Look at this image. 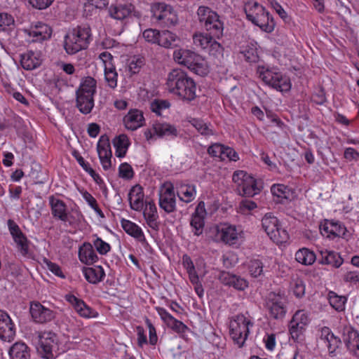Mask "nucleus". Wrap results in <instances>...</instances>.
<instances>
[{"instance_id":"nucleus-8","label":"nucleus","mask_w":359,"mask_h":359,"mask_svg":"<svg viewBox=\"0 0 359 359\" xmlns=\"http://www.w3.org/2000/svg\"><path fill=\"white\" fill-rule=\"evenodd\" d=\"M200 22L206 30L210 32L215 37L222 36L224 27L217 13L206 6H200L197 11Z\"/></svg>"},{"instance_id":"nucleus-54","label":"nucleus","mask_w":359,"mask_h":359,"mask_svg":"<svg viewBox=\"0 0 359 359\" xmlns=\"http://www.w3.org/2000/svg\"><path fill=\"white\" fill-rule=\"evenodd\" d=\"M107 4V0H87L84 4V11L87 15H91L96 10L105 8Z\"/></svg>"},{"instance_id":"nucleus-13","label":"nucleus","mask_w":359,"mask_h":359,"mask_svg":"<svg viewBox=\"0 0 359 359\" xmlns=\"http://www.w3.org/2000/svg\"><path fill=\"white\" fill-rule=\"evenodd\" d=\"M230 335L239 347L243 346L247 339V320L245 316L238 315L230 321Z\"/></svg>"},{"instance_id":"nucleus-49","label":"nucleus","mask_w":359,"mask_h":359,"mask_svg":"<svg viewBox=\"0 0 359 359\" xmlns=\"http://www.w3.org/2000/svg\"><path fill=\"white\" fill-rule=\"evenodd\" d=\"M177 194L180 200L189 203L196 198V187L191 184H182L178 189Z\"/></svg>"},{"instance_id":"nucleus-5","label":"nucleus","mask_w":359,"mask_h":359,"mask_svg":"<svg viewBox=\"0 0 359 359\" xmlns=\"http://www.w3.org/2000/svg\"><path fill=\"white\" fill-rule=\"evenodd\" d=\"M262 228L270 239L277 245L285 244L290 236L287 231L283 228L279 219L271 213H266L262 219Z\"/></svg>"},{"instance_id":"nucleus-12","label":"nucleus","mask_w":359,"mask_h":359,"mask_svg":"<svg viewBox=\"0 0 359 359\" xmlns=\"http://www.w3.org/2000/svg\"><path fill=\"white\" fill-rule=\"evenodd\" d=\"M151 12L154 18L166 26L175 25L178 21L177 15L172 6L164 3L153 4Z\"/></svg>"},{"instance_id":"nucleus-56","label":"nucleus","mask_w":359,"mask_h":359,"mask_svg":"<svg viewBox=\"0 0 359 359\" xmlns=\"http://www.w3.org/2000/svg\"><path fill=\"white\" fill-rule=\"evenodd\" d=\"M248 271L251 276L257 278L263 274V263L259 259H251L248 264Z\"/></svg>"},{"instance_id":"nucleus-52","label":"nucleus","mask_w":359,"mask_h":359,"mask_svg":"<svg viewBox=\"0 0 359 359\" xmlns=\"http://www.w3.org/2000/svg\"><path fill=\"white\" fill-rule=\"evenodd\" d=\"M190 123L203 135L209 136L214 134L212 127L202 120L193 118Z\"/></svg>"},{"instance_id":"nucleus-55","label":"nucleus","mask_w":359,"mask_h":359,"mask_svg":"<svg viewBox=\"0 0 359 359\" xmlns=\"http://www.w3.org/2000/svg\"><path fill=\"white\" fill-rule=\"evenodd\" d=\"M83 218V215L79 208L77 205H75L69 212H67V219L62 220V222H67L69 225H74L81 222Z\"/></svg>"},{"instance_id":"nucleus-22","label":"nucleus","mask_w":359,"mask_h":359,"mask_svg":"<svg viewBox=\"0 0 359 359\" xmlns=\"http://www.w3.org/2000/svg\"><path fill=\"white\" fill-rule=\"evenodd\" d=\"M65 299L71 304L80 317L86 319L98 317L99 313L95 310L87 305L83 300L77 298L76 296L67 294Z\"/></svg>"},{"instance_id":"nucleus-43","label":"nucleus","mask_w":359,"mask_h":359,"mask_svg":"<svg viewBox=\"0 0 359 359\" xmlns=\"http://www.w3.org/2000/svg\"><path fill=\"white\" fill-rule=\"evenodd\" d=\"M221 281L227 285L232 286L237 290H244L247 287L245 279L240 278L229 272H222L220 275Z\"/></svg>"},{"instance_id":"nucleus-64","label":"nucleus","mask_w":359,"mask_h":359,"mask_svg":"<svg viewBox=\"0 0 359 359\" xmlns=\"http://www.w3.org/2000/svg\"><path fill=\"white\" fill-rule=\"evenodd\" d=\"M334 336L328 327H323L320 330L319 339L326 346Z\"/></svg>"},{"instance_id":"nucleus-18","label":"nucleus","mask_w":359,"mask_h":359,"mask_svg":"<svg viewBox=\"0 0 359 359\" xmlns=\"http://www.w3.org/2000/svg\"><path fill=\"white\" fill-rule=\"evenodd\" d=\"M61 326L74 340L81 339L83 331V323L76 316L65 315L61 321Z\"/></svg>"},{"instance_id":"nucleus-16","label":"nucleus","mask_w":359,"mask_h":359,"mask_svg":"<svg viewBox=\"0 0 359 359\" xmlns=\"http://www.w3.org/2000/svg\"><path fill=\"white\" fill-rule=\"evenodd\" d=\"M159 205L166 212H173L176 207L174 186L171 182H166L159 188Z\"/></svg>"},{"instance_id":"nucleus-31","label":"nucleus","mask_w":359,"mask_h":359,"mask_svg":"<svg viewBox=\"0 0 359 359\" xmlns=\"http://www.w3.org/2000/svg\"><path fill=\"white\" fill-rule=\"evenodd\" d=\"M42 62L43 55L39 50H27L21 55V65L26 70H32L39 67Z\"/></svg>"},{"instance_id":"nucleus-60","label":"nucleus","mask_w":359,"mask_h":359,"mask_svg":"<svg viewBox=\"0 0 359 359\" xmlns=\"http://www.w3.org/2000/svg\"><path fill=\"white\" fill-rule=\"evenodd\" d=\"M99 60L100 61L104 70L110 69L115 67L114 57L108 51H104L99 55Z\"/></svg>"},{"instance_id":"nucleus-44","label":"nucleus","mask_w":359,"mask_h":359,"mask_svg":"<svg viewBox=\"0 0 359 359\" xmlns=\"http://www.w3.org/2000/svg\"><path fill=\"white\" fill-rule=\"evenodd\" d=\"M322 258L320 264L331 265L334 268H339L343 263L344 259L338 252L334 251H321Z\"/></svg>"},{"instance_id":"nucleus-26","label":"nucleus","mask_w":359,"mask_h":359,"mask_svg":"<svg viewBox=\"0 0 359 359\" xmlns=\"http://www.w3.org/2000/svg\"><path fill=\"white\" fill-rule=\"evenodd\" d=\"M123 123L126 129L134 131L145 125L143 112L137 109H131L123 118Z\"/></svg>"},{"instance_id":"nucleus-36","label":"nucleus","mask_w":359,"mask_h":359,"mask_svg":"<svg viewBox=\"0 0 359 359\" xmlns=\"http://www.w3.org/2000/svg\"><path fill=\"white\" fill-rule=\"evenodd\" d=\"M143 216L147 224L152 229L157 226V219L158 218L157 208L154 201H145L143 208Z\"/></svg>"},{"instance_id":"nucleus-57","label":"nucleus","mask_w":359,"mask_h":359,"mask_svg":"<svg viewBox=\"0 0 359 359\" xmlns=\"http://www.w3.org/2000/svg\"><path fill=\"white\" fill-rule=\"evenodd\" d=\"M170 107V104L168 100H154L150 104V109L152 112L155 113L158 116L161 115L162 112L168 109Z\"/></svg>"},{"instance_id":"nucleus-59","label":"nucleus","mask_w":359,"mask_h":359,"mask_svg":"<svg viewBox=\"0 0 359 359\" xmlns=\"http://www.w3.org/2000/svg\"><path fill=\"white\" fill-rule=\"evenodd\" d=\"M134 170L128 163H121L118 166V176L123 180H130L134 177Z\"/></svg>"},{"instance_id":"nucleus-2","label":"nucleus","mask_w":359,"mask_h":359,"mask_svg":"<svg viewBox=\"0 0 359 359\" xmlns=\"http://www.w3.org/2000/svg\"><path fill=\"white\" fill-rule=\"evenodd\" d=\"M38 352L43 359H56L70 348V343L65 335L45 331L39 334Z\"/></svg>"},{"instance_id":"nucleus-20","label":"nucleus","mask_w":359,"mask_h":359,"mask_svg":"<svg viewBox=\"0 0 359 359\" xmlns=\"http://www.w3.org/2000/svg\"><path fill=\"white\" fill-rule=\"evenodd\" d=\"M97 151L100 162L104 170H109L111 168L112 152L109 140L107 136L102 135L97 144Z\"/></svg>"},{"instance_id":"nucleus-23","label":"nucleus","mask_w":359,"mask_h":359,"mask_svg":"<svg viewBox=\"0 0 359 359\" xmlns=\"http://www.w3.org/2000/svg\"><path fill=\"white\" fill-rule=\"evenodd\" d=\"M182 264L186 269L189 279L191 271L194 273L198 279L203 278L208 273L206 263L203 258H198L194 262L189 255H184L182 259Z\"/></svg>"},{"instance_id":"nucleus-40","label":"nucleus","mask_w":359,"mask_h":359,"mask_svg":"<svg viewBox=\"0 0 359 359\" xmlns=\"http://www.w3.org/2000/svg\"><path fill=\"white\" fill-rule=\"evenodd\" d=\"M112 142L116 156L118 158H124L130 145L128 137L125 134L119 135L114 137Z\"/></svg>"},{"instance_id":"nucleus-58","label":"nucleus","mask_w":359,"mask_h":359,"mask_svg":"<svg viewBox=\"0 0 359 359\" xmlns=\"http://www.w3.org/2000/svg\"><path fill=\"white\" fill-rule=\"evenodd\" d=\"M14 18L6 13H0V32L11 29L14 27Z\"/></svg>"},{"instance_id":"nucleus-6","label":"nucleus","mask_w":359,"mask_h":359,"mask_svg":"<svg viewBox=\"0 0 359 359\" xmlns=\"http://www.w3.org/2000/svg\"><path fill=\"white\" fill-rule=\"evenodd\" d=\"M256 74L266 84L278 91L287 92L291 89L290 78L277 70L258 66L256 67Z\"/></svg>"},{"instance_id":"nucleus-33","label":"nucleus","mask_w":359,"mask_h":359,"mask_svg":"<svg viewBox=\"0 0 359 359\" xmlns=\"http://www.w3.org/2000/svg\"><path fill=\"white\" fill-rule=\"evenodd\" d=\"M128 196L131 208L135 211L142 210L145 203L143 188L139 184L133 186L129 191Z\"/></svg>"},{"instance_id":"nucleus-38","label":"nucleus","mask_w":359,"mask_h":359,"mask_svg":"<svg viewBox=\"0 0 359 359\" xmlns=\"http://www.w3.org/2000/svg\"><path fill=\"white\" fill-rule=\"evenodd\" d=\"M49 203L54 217L61 221L67 219V208L64 201L52 196L49 197Z\"/></svg>"},{"instance_id":"nucleus-50","label":"nucleus","mask_w":359,"mask_h":359,"mask_svg":"<svg viewBox=\"0 0 359 359\" xmlns=\"http://www.w3.org/2000/svg\"><path fill=\"white\" fill-rule=\"evenodd\" d=\"M327 299L330 306L337 311H343L345 309V304L347 298L345 296L338 295L334 291H330Z\"/></svg>"},{"instance_id":"nucleus-53","label":"nucleus","mask_w":359,"mask_h":359,"mask_svg":"<svg viewBox=\"0 0 359 359\" xmlns=\"http://www.w3.org/2000/svg\"><path fill=\"white\" fill-rule=\"evenodd\" d=\"M93 248L101 255H107L111 250V245L97 235L93 236Z\"/></svg>"},{"instance_id":"nucleus-35","label":"nucleus","mask_w":359,"mask_h":359,"mask_svg":"<svg viewBox=\"0 0 359 359\" xmlns=\"http://www.w3.org/2000/svg\"><path fill=\"white\" fill-rule=\"evenodd\" d=\"M82 272L86 280L91 284H97L102 282L105 277L104 270L101 266L83 267Z\"/></svg>"},{"instance_id":"nucleus-39","label":"nucleus","mask_w":359,"mask_h":359,"mask_svg":"<svg viewBox=\"0 0 359 359\" xmlns=\"http://www.w3.org/2000/svg\"><path fill=\"white\" fill-rule=\"evenodd\" d=\"M197 55L191 50L180 48L173 52V59L177 64L188 67L194 62L193 61Z\"/></svg>"},{"instance_id":"nucleus-28","label":"nucleus","mask_w":359,"mask_h":359,"mask_svg":"<svg viewBox=\"0 0 359 359\" xmlns=\"http://www.w3.org/2000/svg\"><path fill=\"white\" fill-rule=\"evenodd\" d=\"M15 335V325L10 316L4 311L0 310V339L10 341Z\"/></svg>"},{"instance_id":"nucleus-25","label":"nucleus","mask_w":359,"mask_h":359,"mask_svg":"<svg viewBox=\"0 0 359 359\" xmlns=\"http://www.w3.org/2000/svg\"><path fill=\"white\" fill-rule=\"evenodd\" d=\"M9 231L21 255L26 256L29 252V241L22 233L19 226L12 220L8 221Z\"/></svg>"},{"instance_id":"nucleus-1","label":"nucleus","mask_w":359,"mask_h":359,"mask_svg":"<svg viewBox=\"0 0 359 359\" xmlns=\"http://www.w3.org/2000/svg\"><path fill=\"white\" fill-rule=\"evenodd\" d=\"M165 85L169 93L183 102H191L197 96L195 81L181 69H172L168 74Z\"/></svg>"},{"instance_id":"nucleus-24","label":"nucleus","mask_w":359,"mask_h":359,"mask_svg":"<svg viewBox=\"0 0 359 359\" xmlns=\"http://www.w3.org/2000/svg\"><path fill=\"white\" fill-rule=\"evenodd\" d=\"M29 312L33 320L37 323H46L55 318V313L39 302H31Z\"/></svg>"},{"instance_id":"nucleus-46","label":"nucleus","mask_w":359,"mask_h":359,"mask_svg":"<svg viewBox=\"0 0 359 359\" xmlns=\"http://www.w3.org/2000/svg\"><path fill=\"white\" fill-rule=\"evenodd\" d=\"M79 191L88 206L93 210L97 217L100 219H103L105 217L104 214L100 208L95 198L90 193L83 189H79Z\"/></svg>"},{"instance_id":"nucleus-51","label":"nucleus","mask_w":359,"mask_h":359,"mask_svg":"<svg viewBox=\"0 0 359 359\" xmlns=\"http://www.w3.org/2000/svg\"><path fill=\"white\" fill-rule=\"evenodd\" d=\"M264 182L261 178H255L248 175V197H252L262 191Z\"/></svg>"},{"instance_id":"nucleus-47","label":"nucleus","mask_w":359,"mask_h":359,"mask_svg":"<svg viewBox=\"0 0 359 359\" xmlns=\"http://www.w3.org/2000/svg\"><path fill=\"white\" fill-rule=\"evenodd\" d=\"M233 182L236 187V191L241 196L247 193V173L243 170H237L233 173Z\"/></svg>"},{"instance_id":"nucleus-11","label":"nucleus","mask_w":359,"mask_h":359,"mask_svg":"<svg viewBox=\"0 0 359 359\" xmlns=\"http://www.w3.org/2000/svg\"><path fill=\"white\" fill-rule=\"evenodd\" d=\"M309 323L307 314L303 310L297 311L289 323V332L292 339L297 342L304 340L306 327Z\"/></svg>"},{"instance_id":"nucleus-3","label":"nucleus","mask_w":359,"mask_h":359,"mask_svg":"<svg viewBox=\"0 0 359 359\" xmlns=\"http://www.w3.org/2000/svg\"><path fill=\"white\" fill-rule=\"evenodd\" d=\"M97 81L91 76L83 78L76 90V107L84 114H89L94 107V95L96 93Z\"/></svg>"},{"instance_id":"nucleus-17","label":"nucleus","mask_w":359,"mask_h":359,"mask_svg":"<svg viewBox=\"0 0 359 359\" xmlns=\"http://www.w3.org/2000/svg\"><path fill=\"white\" fill-rule=\"evenodd\" d=\"M193 41L195 46L203 49H207L211 55L216 56L222 54L223 48L221 44L213 40L208 34H195L193 36Z\"/></svg>"},{"instance_id":"nucleus-48","label":"nucleus","mask_w":359,"mask_h":359,"mask_svg":"<svg viewBox=\"0 0 359 359\" xmlns=\"http://www.w3.org/2000/svg\"><path fill=\"white\" fill-rule=\"evenodd\" d=\"M295 259L303 265L309 266L315 262L316 256L313 251L308 248H303L296 252Z\"/></svg>"},{"instance_id":"nucleus-21","label":"nucleus","mask_w":359,"mask_h":359,"mask_svg":"<svg viewBox=\"0 0 359 359\" xmlns=\"http://www.w3.org/2000/svg\"><path fill=\"white\" fill-rule=\"evenodd\" d=\"M341 337L347 349L359 358V332L350 325H345L341 330Z\"/></svg>"},{"instance_id":"nucleus-61","label":"nucleus","mask_w":359,"mask_h":359,"mask_svg":"<svg viewBox=\"0 0 359 359\" xmlns=\"http://www.w3.org/2000/svg\"><path fill=\"white\" fill-rule=\"evenodd\" d=\"M160 31L155 29H147L143 33V38L146 41L152 44L158 43Z\"/></svg>"},{"instance_id":"nucleus-14","label":"nucleus","mask_w":359,"mask_h":359,"mask_svg":"<svg viewBox=\"0 0 359 359\" xmlns=\"http://www.w3.org/2000/svg\"><path fill=\"white\" fill-rule=\"evenodd\" d=\"M23 33L27 41L41 42L50 38L52 29L48 25L39 22L25 29Z\"/></svg>"},{"instance_id":"nucleus-32","label":"nucleus","mask_w":359,"mask_h":359,"mask_svg":"<svg viewBox=\"0 0 359 359\" xmlns=\"http://www.w3.org/2000/svg\"><path fill=\"white\" fill-rule=\"evenodd\" d=\"M121 226L127 234L135 238L137 242L142 245L147 243L143 230L135 222L126 219H122L121 220Z\"/></svg>"},{"instance_id":"nucleus-19","label":"nucleus","mask_w":359,"mask_h":359,"mask_svg":"<svg viewBox=\"0 0 359 359\" xmlns=\"http://www.w3.org/2000/svg\"><path fill=\"white\" fill-rule=\"evenodd\" d=\"M320 233L330 239L344 237L347 232L346 226L339 221L325 219L320 224Z\"/></svg>"},{"instance_id":"nucleus-4","label":"nucleus","mask_w":359,"mask_h":359,"mask_svg":"<svg viewBox=\"0 0 359 359\" xmlns=\"http://www.w3.org/2000/svg\"><path fill=\"white\" fill-rule=\"evenodd\" d=\"M91 40V32L88 27H78L67 34L64 48L66 53L73 55L87 48Z\"/></svg>"},{"instance_id":"nucleus-37","label":"nucleus","mask_w":359,"mask_h":359,"mask_svg":"<svg viewBox=\"0 0 359 359\" xmlns=\"http://www.w3.org/2000/svg\"><path fill=\"white\" fill-rule=\"evenodd\" d=\"M8 355L10 359H30L31 350L25 342L18 341L9 348Z\"/></svg>"},{"instance_id":"nucleus-42","label":"nucleus","mask_w":359,"mask_h":359,"mask_svg":"<svg viewBox=\"0 0 359 359\" xmlns=\"http://www.w3.org/2000/svg\"><path fill=\"white\" fill-rule=\"evenodd\" d=\"M180 41V37L175 33L163 30L160 32L158 46L165 48H172L176 46Z\"/></svg>"},{"instance_id":"nucleus-27","label":"nucleus","mask_w":359,"mask_h":359,"mask_svg":"<svg viewBox=\"0 0 359 359\" xmlns=\"http://www.w3.org/2000/svg\"><path fill=\"white\" fill-rule=\"evenodd\" d=\"M206 215L205 203L200 201L196 208L194 213L191 216L190 222L192 232L194 235L200 236L203 233Z\"/></svg>"},{"instance_id":"nucleus-30","label":"nucleus","mask_w":359,"mask_h":359,"mask_svg":"<svg viewBox=\"0 0 359 359\" xmlns=\"http://www.w3.org/2000/svg\"><path fill=\"white\" fill-rule=\"evenodd\" d=\"M155 309L161 319L176 332L184 333L188 330L185 324L174 318L164 308L157 306Z\"/></svg>"},{"instance_id":"nucleus-45","label":"nucleus","mask_w":359,"mask_h":359,"mask_svg":"<svg viewBox=\"0 0 359 359\" xmlns=\"http://www.w3.org/2000/svg\"><path fill=\"white\" fill-rule=\"evenodd\" d=\"M187 68L199 76H205L208 74L210 67L208 62L199 55H197L195 59Z\"/></svg>"},{"instance_id":"nucleus-7","label":"nucleus","mask_w":359,"mask_h":359,"mask_svg":"<svg viewBox=\"0 0 359 359\" xmlns=\"http://www.w3.org/2000/svg\"><path fill=\"white\" fill-rule=\"evenodd\" d=\"M287 297L280 292H270L265 299V307L270 318L282 320L287 313Z\"/></svg>"},{"instance_id":"nucleus-62","label":"nucleus","mask_w":359,"mask_h":359,"mask_svg":"<svg viewBox=\"0 0 359 359\" xmlns=\"http://www.w3.org/2000/svg\"><path fill=\"white\" fill-rule=\"evenodd\" d=\"M104 78L108 86L111 88H115L117 86L118 74L116 67L110 69L104 70Z\"/></svg>"},{"instance_id":"nucleus-63","label":"nucleus","mask_w":359,"mask_h":359,"mask_svg":"<svg viewBox=\"0 0 359 359\" xmlns=\"http://www.w3.org/2000/svg\"><path fill=\"white\" fill-rule=\"evenodd\" d=\"M144 65V59L140 56L132 57L128 63L129 71L132 74L137 73Z\"/></svg>"},{"instance_id":"nucleus-10","label":"nucleus","mask_w":359,"mask_h":359,"mask_svg":"<svg viewBox=\"0 0 359 359\" xmlns=\"http://www.w3.org/2000/svg\"><path fill=\"white\" fill-rule=\"evenodd\" d=\"M248 20L266 33H271L276 26L273 17L257 2H255L253 7L250 9Z\"/></svg>"},{"instance_id":"nucleus-29","label":"nucleus","mask_w":359,"mask_h":359,"mask_svg":"<svg viewBox=\"0 0 359 359\" xmlns=\"http://www.w3.org/2000/svg\"><path fill=\"white\" fill-rule=\"evenodd\" d=\"M109 13L111 18L118 20H123L131 16L137 18L140 16V13L135 11V7L132 4L111 5Z\"/></svg>"},{"instance_id":"nucleus-15","label":"nucleus","mask_w":359,"mask_h":359,"mask_svg":"<svg viewBox=\"0 0 359 359\" xmlns=\"http://www.w3.org/2000/svg\"><path fill=\"white\" fill-rule=\"evenodd\" d=\"M178 135V130L174 125L166 122H156L152 128L144 132V136L147 140H152L155 137L174 138Z\"/></svg>"},{"instance_id":"nucleus-41","label":"nucleus","mask_w":359,"mask_h":359,"mask_svg":"<svg viewBox=\"0 0 359 359\" xmlns=\"http://www.w3.org/2000/svg\"><path fill=\"white\" fill-rule=\"evenodd\" d=\"M271 192L274 197L276 203H284L285 201H290L292 195L290 189L282 184H273L271 187Z\"/></svg>"},{"instance_id":"nucleus-9","label":"nucleus","mask_w":359,"mask_h":359,"mask_svg":"<svg viewBox=\"0 0 359 359\" xmlns=\"http://www.w3.org/2000/svg\"><path fill=\"white\" fill-rule=\"evenodd\" d=\"M210 233L214 241L231 245L237 243L241 231L235 225L219 223L211 229Z\"/></svg>"},{"instance_id":"nucleus-34","label":"nucleus","mask_w":359,"mask_h":359,"mask_svg":"<svg viewBox=\"0 0 359 359\" xmlns=\"http://www.w3.org/2000/svg\"><path fill=\"white\" fill-rule=\"evenodd\" d=\"M79 261L85 264H93L97 262L98 257L90 243H83L79 248Z\"/></svg>"}]
</instances>
